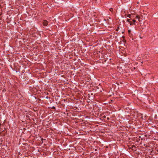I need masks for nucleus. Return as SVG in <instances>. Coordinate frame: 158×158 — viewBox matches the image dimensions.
Returning <instances> with one entry per match:
<instances>
[{
	"label": "nucleus",
	"mask_w": 158,
	"mask_h": 158,
	"mask_svg": "<svg viewBox=\"0 0 158 158\" xmlns=\"http://www.w3.org/2000/svg\"><path fill=\"white\" fill-rule=\"evenodd\" d=\"M44 25L45 26H47L48 24V22L47 21L44 20L43 22Z\"/></svg>",
	"instance_id": "f257e3e1"
},
{
	"label": "nucleus",
	"mask_w": 158,
	"mask_h": 158,
	"mask_svg": "<svg viewBox=\"0 0 158 158\" xmlns=\"http://www.w3.org/2000/svg\"><path fill=\"white\" fill-rule=\"evenodd\" d=\"M135 18L138 19V21H139V22L140 21V20H139V19H140V17L139 15H136V16L135 17Z\"/></svg>",
	"instance_id": "f03ea898"
},
{
	"label": "nucleus",
	"mask_w": 158,
	"mask_h": 158,
	"mask_svg": "<svg viewBox=\"0 0 158 158\" xmlns=\"http://www.w3.org/2000/svg\"><path fill=\"white\" fill-rule=\"evenodd\" d=\"M132 22H133V25H135V23L136 22V21L135 20V19H132Z\"/></svg>",
	"instance_id": "7ed1b4c3"
},
{
	"label": "nucleus",
	"mask_w": 158,
	"mask_h": 158,
	"mask_svg": "<svg viewBox=\"0 0 158 158\" xmlns=\"http://www.w3.org/2000/svg\"><path fill=\"white\" fill-rule=\"evenodd\" d=\"M127 17H129V18H132V17H133L132 16H131V15H130V14L128 15V16H127Z\"/></svg>",
	"instance_id": "20e7f679"
},
{
	"label": "nucleus",
	"mask_w": 158,
	"mask_h": 158,
	"mask_svg": "<svg viewBox=\"0 0 158 158\" xmlns=\"http://www.w3.org/2000/svg\"><path fill=\"white\" fill-rule=\"evenodd\" d=\"M130 25H133V23L131 21L129 23Z\"/></svg>",
	"instance_id": "39448f33"
},
{
	"label": "nucleus",
	"mask_w": 158,
	"mask_h": 158,
	"mask_svg": "<svg viewBox=\"0 0 158 158\" xmlns=\"http://www.w3.org/2000/svg\"><path fill=\"white\" fill-rule=\"evenodd\" d=\"M127 22L130 23L131 21H130V19H127Z\"/></svg>",
	"instance_id": "423d86ee"
},
{
	"label": "nucleus",
	"mask_w": 158,
	"mask_h": 158,
	"mask_svg": "<svg viewBox=\"0 0 158 158\" xmlns=\"http://www.w3.org/2000/svg\"><path fill=\"white\" fill-rule=\"evenodd\" d=\"M128 32L129 33V34L131 33V30H128Z\"/></svg>",
	"instance_id": "0eeeda50"
},
{
	"label": "nucleus",
	"mask_w": 158,
	"mask_h": 158,
	"mask_svg": "<svg viewBox=\"0 0 158 158\" xmlns=\"http://www.w3.org/2000/svg\"><path fill=\"white\" fill-rule=\"evenodd\" d=\"M110 11H112V10H113V9L112 8H110Z\"/></svg>",
	"instance_id": "6e6552de"
},
{
	"label": "nucleus",
	"mask_w": 158,
	"mask_h": 158,
	"mask_svg": "<svg viewBox=\"0 0 158 158\" xmlns=\"http://www.w3.org/2000/svg\"><path fill=\"white\" fill-rule=\"evenodd\" d=\"M53 108H55V107L53 106Z\"/></svg>",
	"instance_id": "1a4fd4ad"
}]
</instances>
